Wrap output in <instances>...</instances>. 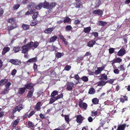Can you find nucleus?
<instances>
[{
    "label": "nucleus",
    "instance_id": "obj_1",
    "mask_svg": "<svg viewBox=\"0 0 130 130\" xmlns=\"http://www.w3.org/2000/svg\"><path fill=\"white\" fill-rule=\"evenodd\" d=\"M33 45L32 42H31L23 46L21 48L22 53H27L29 49L32 47Z\"/></svg>",
    "mask_w": 130,
    "mask_h": 130
},
{
    "label": "nucleus",
    "instance_id": "obj_6",
    "mask_svg": "<svg viewBox=\"0 0 130 130\" xmlns=\"http://www.w3.org/2000/svg\"><path fill=\"white\" fill-rule=\"evenodd\" d=\"M78 104L80 107L84 109H86L87 107V104L84 102H79Z\"/></svg>",
    "mask_w": 130,
    "mask_h": 130
},
{
    "label": "nucleus",
    "instance_id": "obj_59",
    "mask_svg": "<svg viewBox=\"0 0 130 130\" xmlns=\"http://www.w3.org/2000/svg\"><path fill=\"white\" fill-rule=\"evenodd\" d=\"M88 74L90 75H93L95 74L94 72H93L90 70H88Z\"/></svg>",
    "mask_w": 130,
    "mask_h": 130
},
{
    "label": "nucleus",
    "instance_id": "obj_19",
    "mask_svg": "<svg viewBox=\"0 0 130 130\" xmlns=\"http://www.w3.org/2000/svg\"><path fill=\"white\" fill-rule=\"evenodd\" d=\"M101 0H95L94 5L95 7H99L101 4Z\"/></svg>",
    "mask_w": 130,
    "mask_h": 130
},
{
    "label": "nucleus",
    "instance_id": "obj_40",
    "mask_svg": "<svg viewBox=\"0 0 130 130\" xmlns=\"http://www.w3.org/2000/svg\"><path fill=\"white\" fill-rule=\"evenodd\" d=\"M58 94V92L56 90L53 91L52 93L51 96V97H54V96Z\"/></svg>",
    "mask_w": 130,
    "mask_h": 130
},
{
    "label": "nucleus",
    "instance_id": "obj_62",
    "mask_svg": "<svg viewBox=\"0 0 130 130\" xmlns=\"http://www.w3.org/2000/svg\"><path fill=\"white\" fill-rule=\"evenodd\" d=\"M74 78L77 80H79L80 79L79 76L77 74H76L75 75Z\"/></svg>",
    "mask_w": 130,
    "mask_h": 130
},
{
    "label": "nucleus",
    "instance_id": "obj_61",
    "mask_svg": "<svg viewBox=\"0 0 130 130\" xmlns=\"http://www.w3.org/2000/svg\"><path fill=\"white\" fill-rule=\"evenodd\" d=\"M47 9V11L48 13H50L52 11V8L50 7H49Z\"/></svg>",
    "mask_w": 130,
    "mask_h": 130
},
{
    "label": "nucleus",
    "instance_id": "obj_28",
    "mask_svg": "<svg viewBox=\"0 0 130 130\" xmlns=\"http://www.w3.org/2000/svg\"><path fill=\"white\" fill-rule=\"evenodd\" d=\"M41 103L40 102H38L37 104L35 107V109L37 110H38L40 109V105Z\"/></svg>",
    "mask_w": 130,
    "mask_h": 130
},
{
    "label": "nucleus",
    "instance_id": "obj_30",
    "mask_svg": "<svg viewBox=\"0 0 130 130\" xmlns=\"http://www.w3.org/2000/svg\"><path fill=\"white\" fill-rule=\"evenodd\" d=\"M26 88L25 87L21 88L19 89V93L20 94H22L24 93L25 91Z\"/></svg>",
    "mask_w": 130,
    "mask_h": 130
},
{
    "label": "nucleus",
    "instance_id": "obj_22",
    "mask_svg": "<svg viewBox=\"0 0 130 130\" xmlns=\"http://www.w3.org/2000/svg\"><path fill=\"white\" fill-rule=\"evenodd\" d=\"M35 11L34 10L32 9H29L25 13V14L26 15H28L30 14H31L33 13Z\"/></svg>",
    "mask_w": 130,
    "mask_h": 130
},
{
    "label": "nucleus",
    "instance_id": "obj_31",
    "mask_svg": "<svg viewBox=\"0 0 130 130\" xmlns=\"http://www.w3.org/2000/svg\"><path fill=\"white\" fill-rule=\"evenodd\" d=\"M91 29L90 27H88L84 28V31L85 33H89Z\"/></svg>",
    "mask_w": 130,
    "mask_h": 130
},
{
    "label": "nucleus",
    "instance_id": "obj_20",
    "mask_svg": "<svg viewBox=\"0 0 130 130\" xmlns=\"http://www.w3.org/2000/svg\"><path fill=\"white\" fill-rule=\"evenodd\" d=\"M8 81V80L7 79H5L1 80L0 81V86L5 85Z\"/></svg>",
    "mask_w": 130,
    "mask_h": 130
},
{
    "label": "nucleus",
    "instance_id": "obj_27",
    "mask_svg": "<svg viewBox=\"0 0 130 130\" xmlns=\"http://www.w3.org/2000/svg\"><path fill=\"white\" fill-rule=\"evenodd\" d=\"M43 4L41 3L39 4V5L35 6V8L37 10H40L41 9L42 7V5Z\"/></svg>",
    "mask_w": 130,
    "mask_h": 130
},
{
    "label": "nucleus",
    "instance_id": "obj_17",
    "mask_svg": "<svg viewBox=\"0 0 130 130\" xmlns=\"http://www.w3.org/2000/svg\"><path fill=\"white\" fill-rule=\"evenodd\" d=\"M54 29V28L53 27L51 28H49L45 30L44 32L46 34L50 33Z\"/></svg>",
    "mask_w": 130,
    "mask_h": 130
},
{
    "label": "nucleus",
    "instance_id": "obj_56",
    "mask_svg": "<svg viewBox=\"0 0 130 130\" xmlns=\"http://www.w3.org/2000/svg\"><path fill=\"white\" fill-rule=\"evenodd\" d=\"M109 53L111 54L113 53L114 50L113 48H111L109 49Z\"/></svg>",
    "mask_w": 130,
    "mask_h": 130
},
{
    "label": "nucleus",
    "instance_id": "obj_21",
    "mask_svg": "<svg viewBox=\"0 0 130 130\" xmlns=\"http://www.w3.org/2000/svg\"><path fill=\"white\" fill-rule=\"evenodd\" d=\"M42 3L43 4L42 7L44 8H47L49 7V3L46 1H45L44 3Z\"/></svg>",
    "mask_w": 130,
    "mask_h": 130
},
{
    "label": "nucleus",
    "instance_id": "obj_37",
    "mask_svg": "<svg viewBox=\"0 0 130 130\" xmlns=\"http://www.w3.org/2000/svg\"><path fill=\"white\" fill-rule=\"evenodd\" d=\"M38 14V12H35L32 16L33 19L35 20L37 17V16Z\"/></svg>",
    "mask_w": 130,
    "mask_h": 130
},
{
    "label": "nucleus",
    "instance_id": "obj_41",
    "mask_svg": "<svg viewBox=\"0 0 130 130\" xmlns=\"http://www.w3.org/2000/svg\"><path fill=\"white\" fill-rule=\"evenodd\" d=\"M106 23V22H105L100 21L99 22V25L102 26H104Z\"/></svg>",
    "mask_w": 130,
    "mask_h": 130
},
{
    "label": "nucleus",
    "instance_id": "obj_16",
    "mask_svg": "<svg viewBox=\"0 0 130 130\" xmlns=\"http://www.w3.org/2000/svg\"><path fill=\"white\" fill-rule=\"evenodd\" d=\"M59 37L64 42L65 44L66 45L68 44V42L66 41V39L64 38V37L62 35H60Z\"/></svg>",
    "mask_w": 130,
    "mask_h": 130
},
{
    "label": "nucleus",
    "instance_id": "obj_44",
    "mask_svg": "<svg viewBox=\"0 0 130 130\" xmlns=\"http://www.w3.org/2000/svg\"><path fill=\"white\" fill-rule=\"evenodd\" d=\"M17 27V25H16L15 24L12 26L9 27L8 28V29L9 30H11L13 29H14V28Z\"/></svg>",
    "mask_w": 130,
    "mask_h": 130
},
{
    "label": "nucleus",
    "instance_id": "obj_18",
    "mask_svg": "<svg viewBox=\"0 0 130 130\" xmlns=\"http://www.w3.org/2000/svg\"><path fill=\"white\" fill-rule=\"evenodd\" d=\"M34 91V89L32 88L31 90H30L28 92L27 96L29 98L31 97Z\"/></svg>",
    "mask_w": 130,
    "mask_h": 130
},
{
    "label": "nucleus",
    "instance_id": "obj_42",
    "mask_svg": "<svg viewBox=\"0 0 130 130\" xmlns=\"http://www.w3.org/2000/svg\"><path fill=\"white\" fill-rule=\"evenodd\" d=\"M32 43L33 44L32 46H33L35 48H36L39 45V43L37 41H35L34 43L32 42Z\"/></svg>",
    "mask_w": 130,
    "mask_h": 130
},
{
    "label": "nucleus",
    "instance_id": "obj_53",
    "mask_svg": "<svg viewBox=\"0 0 130 130\" xmlns=\"http://www.w3.org/2000/svg\"><path fill=\"white\" fill-rule=\"evenodd\" d=\"M56 5V4L55 3H51L49 7L52 8L54 7Z\"/></svg>",
    "mask_w": 130,
    "mask_h": 130
},
{
    "label": "nucleus",
    "instance_id": "obj_11",
    "mask_svg": "<svg viewBox=\"0 0 130 130\" xmlns=\"http://www.w3.org/2000/svg\"><path fill=\"white\" fill-rule=\"evenodd\" d=\"M126 126L125 124L119 125H118L117 130H124Z\"/></svg>",
    "mask_w": 130,
    "mask_h": 130
},
{
    "label": "nucleus",
    "instance_id": "obj_26",
    "mask_svg": "<svg viewBox=\"0 0 130 130\" xmlns=\"http://www.w3.org/2000/svg\"><path fill=\"white\" fill-rule=\"evenodd\" d=\"M118 68L121 71H123L125 70V67L124 66L123 64L119 66Z\"/></svg>",
    "mask_w": 130,
    "mask_h": 130
},
{
    "label": "nucleus",
    "instance_id": "obj_13",
    "mask_svg": "<svg viewBox=\"0 0 130 130\" xmlns=\"http://www.w3.org/2000/svg\"><path fill=\"white\" fill-rule=\"evenodd\" d=\"M37 60V58L36 57H34L33 58H31L29 59L27 61L25 62V64L28 62H36Z\"/></svg>",
    "mask_w": 130,
    "mask_h": 130
},
{
    "label": "nucleus",
    "instance_id": "obj_45",
    "mask_svg": "<svg viewBox=\"0 0 130 130\" xmlns=\"http://www.w3.org/2000/svg\"><path fill=\"white\" fill-rule=\"evenodd\" d=\"M65 119L66 122L68 123L70 120L69 116L68 115H66L65 116Z\"/></svg>",
    "mask_w": 130,
    "mask_h": 130
},
{
    "label": "nucleus",
    "instance_id": "obj_64",
    "mask_svg": "<svg viewBox=\"0 0 130 130\" xmlns=\"http://www.w3.org/2000/svg\"><path fill=\"white\" fill-rule=\"evenodd\" d=\"M92 116H95L97 115V112L96 111H95L94 112L92 111Z\"/></svg>",
    "mask_w": 130,
    "mask_h": 130
},
{
    "label": "nucleus",
    "instance_id": "obj_10",
    "mask_svg": "<svg viewBox=\"0 0 130 130\" xmlns=\"http://www.w3.org/2000/svg\"><path fill=\"white\" fill-rule=\"evenodd\" d=\"M125 50L124 48L121 49L118 52V55L119 56L123 55L125 53Z\"/></svg>",
    "mask_w": 130,
    "mask_h": 130
},
{
    "label": "nucleus",
    "instance_id": "obj_14",
    "mask_svg": "<svg viewBox=\"0 0 130 130\" xmlns=\"http://www.w3.org/2000/svg\"><path fill=\"white\" fill-rule=\"evenodd\" d=\"M95 41L94 40H91L88 42V46L89 47H92L95 44Z\"/></svg>",
    "mask_w": 130,
    "mask_h": 130
},
{
    "label": "nucleus",
    "instance_id": "obj_49",
    "mask_svg": "<svg viewBox=\"0 0 130 130\" xmlns=\"http://www.w3.org/2000/svg\"><path fill=\"white\" fill-rule=\"evenodd\" d=\"M70 19L69 17H67L64 20V23H68L70 21Z\"/></svg>",
    "mask_w": 130,
    "mask_h": 130
},
{
    "label": "nucleus",
    "instance_id": "obj_5",
    "mask_svg": "<svg viewBox=\"0 0 130 130\" xmlns=\"http://www.w3.org/2000/svg\"><path fill=\"white\" fill-rule=\"evenodd\" d=\"M93 13L95 14L101 16L103 14V11L100 9L96 10L93 11Z\"/></svg>",
    "mask_w": 130,
    "mask_h": 130
},
{
    "label": "nucleus",
    "instance_id": "obj_63",
    "mask_svg": "<svg viewBox=\"0 0 130 130\" xmlns=\"http://www.w3.org/2000/svg\"><path fill=\"white\" fill-rule=\"evenodd\" d=\"M17 72V71L15 69L13 70L11 73V75H15Z\"/></svg>",
    "mask_w": 130,
    "mask_h": 130
},
{
    "label": "nucleus",
    "instance_id": "obj_58",
    "mask_svg": "<svg viewBox=\"0 0 130 130\" xmlns=\"http://www.w3.org/2000/svg\"><path fill=\"white\" fill-rule=\"evenodd\" d=\"M11 84L10 82H8L5 85V87L6 88L9 89V88L11 85Z\"/></svg>",
    "mask_w": 130,
    "mask_h": 130
},
{
    "label": "nucleus",
    "instance_id": "obj_15",
    "mask_svg": "<svg viewBox=\"0 0 130 130\" xmlns=\"http://www.w3.org/2000/svg\"><path fill=\"white\" fill-rule=\"evenodd\" d=\"M10 49V48L8 47H5L3 49L2 52V54L4 55L7 52H8Z\"/></svg>",
    "mask_w": 130,
    "mask_h": 130
},
{
    "label": "nucleus",
    "instance_id": "obj_33",
    "mask_svg": "<svg viewBox=\"0 0 130 130\" xmlns=\"http://www.w3.org/2000/svg\"><path fill=\"white\" fill-rule=\"evenodd\" d=\"M92 101L93 104H96L98 103L99 100L98 99L96 98H94L92 100Z\"/></svg>",
    "mask_w": 130,
    "mask_h": 130
},
{
    "label": "nucleus",
    "instance_id": "obj_32",
    "mask_svg": "<svg viewBox=\"0 0 130 130\" xmlns=\"http://www.w3.org/2000/svg\"><path fill=\"white\" fill-rule=\"evenodd\" d=\"M35 4L34 3H30L29 4L28 8H30L31 9L35 8Z\"/></svg>",
    "mask_w": 130,
    "mask_h": 130
},
{
    "label": "nucleus",
    "instance_id": "obj_8",
    "mask_svg": "<svg viewBox=\"0 0 130 130\" xmlns=\"http://www.w3.org/2000/svg\"><path fill=\"white\" fill-rule=\"evenodd\" d=\"M73 86L74 84L73 82L68 83L67 85V89L69 91H71Z\"/></svg>",
    "mask_w": 130,
    "mask_h": 130
},
{
    "label": "nucleus",
    "instance_id": "obj_35",
    "mask_svg": "<svg viewBox=\"0 0 130 130\" xmlns=\"http://www.w3.org/2000/svg\"><path fill=\"white\" fill-rule=\"evenodd\" d=\"M57 39V37L56 36H54L50 38V42H54Z\"/></svg>",
    "mask_w": 130,
    "mask_h": 130
},
{
    "label": "nucleus",
    "instance_id": "obj_51",
    "mask_svg": "<svg viewBox=\"0 0 130 130\" xmlns=\"http://www.w3.org/2000/svg\"><path fill=\"white\" fill-rule=\"evenodd\" d=\"M56 56L57 58L61 57L62 56L61 53L60 52L57 53L56 54Z\"/></svg>",
    "mask_w": 130,
    "mask_h": 130
},
{
    "label": "nucleus",
    "instance_id": "obj_43",
    "mask_svg": "<svg viewBox=\"0 0 130 130\" xmlns=\"http://www.w3.org/2000/svg\"><path fill=\"white\" fill-rule=\"evenodd\" d=\"M82 80L84 82H86L88 81V79L86 76H83L82 78Z\"/></svg>",
    "mask_w": 130,
    "mask_h": 130
},
{
    "label": "nucleus",
    "instance_id": "obj_23",
    "mask_svg": "<svg viewBox=\"0 0 130 130\" xmlns=\"http://www.w3.org/2000/svg\"><path fill=\"white\" fill-rule=\"evenodd\" d=\"M50 100V101L49 102V103L50 104H52L53 102H54L55 101L58 100V98H57V97L56 96L55 97H52Z\"/></svg>",
    "mask_w": 130,
    "mask_h": 130
},
{
    "label": "nucleus",
    "instance_id": "obj_3",
    "mask_svg": "<svg viewBox=\"0 0 130 130\" xmlns=\"http://www.w3.org/2000/svg\"><path fill=\"white\" fill-rule=\"evenodd\" d=\"M9 62L12 64L15 65H19L21 63L20 60L17 59H11L9 60Z\"/></svg>",
    "mask_w": 130,
    "mask_h": 130
},
{
    "label": "nucleus",
    "instance_id": "obj_36",
    "mask_svg": "<svg viewBox=\"0 0 130 130\" xmlns=\"http://www.w3.org/2000/svg\"><path fill=\"white\" fill-rule=\"evenodd\" d=\"M28 125L29 126L28 127H33L34 126V123L30 121H28Z\"/></svg>",
    "mask_w": 130,
    "mask_h": 130
},
{
    "label": "nucleus",
    "instance_id": "obj_50",
    "mask_svg": "<svg viewBox=\"0 0 130 130\" xmlns=\"http://www.w3.org/2000/svg\"><path fill=\"white\" fill-rule=\"evenodd\" d=\"M37 24V22L34 21H32L30 23V25L31 26H34Z\"/></svg>",
    "mask_w": 130,
    "mask_h": 130
},
{
    "label": "nucleus",
    "instance_id": "obj_25",
    "mask_svg": "<svg viewBox=\"0 0 130 130\" xmlns=\"http://www.w3.org/2000/svg\"><path fill=\"white\" fill-rule=\"evenodd\" d=\"M106 83V82H105L103 80H102L98 82V85L100 86H103Z\"/></svg>",
    "mask_w": 130,
    "mask_h": 130
},
{
    "label": "nucleus",
    "instance_id": "obj_60",
    "mask_svg": "<svg viewBox=\"0 0 130 130\" xmlns=\"http://www.w3.org/2000/svg\"><path fill=\"white\" fill-rule=\"evenodd\" d=\"M35 113V112L34 111H31L29 114V115L28 116V117L30 118V117L32 116Z\"/></svg>",
    "mask_w": 130,
    "mask_h": 130
},
{
    "label": "nucleus",
    "instance_id": "obj_4",
    "mask_svg": "<svg viewBox=\"0 0 130 130\" xmlns=\"http://www.w3.org/2000/svg\"><path fill=\"white\" fill-rule=\"evenodd\" d=\"M84 118L81 115L77 116L76 117V121L79 124L82 123V121Z\"/></svg>",
    "mask_w": 130,
    "mask_h": 130
},
{
    "label": "nucleus",
    "instance_id": "obj_46",
    "mask_svg": "<svg viewBox=\"0 0 130 130\" xmlns=\"http://www.w3.org/2000/svg\"><path fill=\"white\" fill-rule=\"evenodd\" d=\"M20 5L18 4H15L13 7L14 10H16L18 9Z\"/></svg>",
    "mask_w": 130,
    "mask_h": 130
},
{
    "label": "nucleus",
    "instance_id": "obj_39",
    "mask_svg": "<svg viewBox=\"0 0 130 130\" xmlns=\"http://www.w3.org/2000/svg\"><path fill=\"white\" fill-rule=\"evenodd\" d=\"M72 29V27L70 25H67L66 27V31H69Z\"/></svg>",
    "mask_w": 130,
    "mask_h": 130
},
{
    "label": "nucleus",
    "instance_id": "obj_29",
    "mask_svg": "<svg viewBox=\"0 0 130 130\" xmlns=\"http://www.w3.org/2000/svg\"><path fill=\"white\" fill-rule=\"evenodd\" d=\"M20 120L19 119H17L13 123L12 125L13 127H15L18 123Z\"/></svg>",
    "mask_w": 130,
    "mask_h": 130
},
{
    "label": "nucleus",
    "instance_id": "obj_55",
    "mask_svg": "<svg viewBox=\"0 0 130 130\" xmlns=\"http://www.w3.org/2000/svg\"><path fill=\"white\" fill-rule=\"evenodd\" d=\"M114 81V79H110L106 82V83H109L112 84Z\"/></svg>",
    "mask_w": 130,
    "mask_h": 130
},
{
    "label": "nucleus",
    "instance_id": "obj_9",
    "mask_svg": "<svg viewBox=\"0 0 130 130\" xmlns=\"http://www.w3.org/2000/svg\"><path fill=\"white\" fill-rule=\"evenodd\" d=\"M122 61V59L120 57H117L115 58L112 60L111 61V62H112V64L115 63H119L121 62Z\"/></svg>",
    "mask_w": 130,
    "mask_h": 130
},
{
    "label": "nucleus",
    "instance_id": "obj_52",
    "mask_svg": "<svg viewBox=\"0 0 130 130\" xmlns=\"http://www.w3.org/2000/svg\"><path fill=\"white\" fill-rule=\"evenodd\" d=\"M20 49V48L19 47H15L13 48V50L15 52H18Z\"/></svg>",
    "mask_w": 130,
    "mask_h": 130
},
{
    "label": "nucleus",
    "instance_id": "obj_38",
    "mask_svg": "<svg viewBox=\"0 0 130 130\" xmlns=\"http://www.w3.org/2000/svg\"><path fill=\"white\" fill-rule=\"evenodd\" d=\"M95 90L93 88H90L89 91V93L90 94H93L94 93Z\"/></svg>",
    "mask_w": 130,
    "mask_h": 130
},
{
    "label": "nucleus",
    "instance_id": "obj_57",
    "mask_svg": "<svg viewBox=\"0 0 130 130\" xmlns=\"http://www.w3.org/2000/svg\"><path fill=\"white\" fill-rule=\"evenodd\" d=\"M120 71L118 69H115L113 71L114 73L116 74H118L119 73Z\"/></svg>",
    "mask_w": 130,
    "mask_h": 130
},
{
    "label": "nucleus",
    "instance_id": "obj_2",
    "mask_svg": "<svg viewBox=\"0 0 130 130\" xmlns=\"http://www.w3.org/2000/svg\"><path fill=\"white\" fill-rule=\"evenodd\" d=\"M105 65H104L101 67H97V70H96L94 72L95 74L96 75H97L100 73L105 69Z\"/></svg>",
    "mask_w": 130,
    "mask_h": 130
},
{
    "label": "nucleus",
    "instance_id": "obj_24",
    "mask_svg": "<svg viewBox=\"0 0 130 130\" xmlns=\"http://www.w3.org/2000/svg\"><path fill=\"white\" fill-rule=\"evenodd\" d=\"M100 79H102L106 80L107 79V76L105 74H103L101 75V78Z\"/></svg>",
    "mask_w": 130,
    "mask_h": 130
},
{
    "label": "nucleus",
    "instance_id": "obj_12",
    "mask_svg": "<svg viewBox=\"0 0 130 130\" xmlns=\"http://www.w3.org/2000/svg\"><path fill=\"white\" fill-rule=\"evenodd\" d=\"M34 86V85L33 84L31 83H30L26 85L25 87V88L26 89H30V90H31V89L32 88H33Z\"/></svg>",
    "mask_w": 130,
    "mask_h": 130
},
{
    "label": "nucleus",
    "instance_id": "obj_34",
    "mask_svg": "<svg viewBox=\"0 0 130 130\" xmlns=\"http://www.w3.org/2000/svg\"><path fill=\"white\" fill-rule=\"evenodd\" d=\"M22 27L24 29L26 30L29 29V26L28 25L24 24L23 25Z\"/></svg>",
    "mask_w": 130,
    "mask_h": 130
},
{
    "label": "nucleus",
    "instance_id": "obj_54",
    "mask_svg": "<svg viewBox=\"0 0 130 130\" xmlns=\"http://www.w3.org/2000/svg\"><path fill=\"white\" fill-rule=\"evenodd\" d=\"M14 19L13 18L9 19L8 21V22L10 23H13L14 21Z\"/></svg>",
    "mask_w": 130,
    "mask_h": 130
},
{
    "label": "nucleus",
    "instance_id": "obj_7",
    "mask_svg": "<svg viewBox=\"0 0 130 130\" xmlns=\"http://www.w3.org/2000/svg\"><path fill=\"white\" fill-rule=\"evenodd\" d=\"M23 109V107L22 106L19 105L16 106L13 109L12 113H15L17 111H20V110Z\"/></svg>",
    "mask_w": 130,
    "mask_h": 130
},
{
    "label": "nucleus",
    "instance_id": "obj_47",
    "mask_svg": "<svg viewBox=\"0 0 130 130\" xmlns=\"http://www.w3.org/2000/svg\"><path fill=\"white\" fill-rule=\"evenodd\" d=\"M71 67L69 65L66 66L64 69V70L67 71H69L71 69Z\"/></svg>",
    "mask_w": 130,
    "mask_h": 130
},
{
    "label": "nucleus",
    "instance_id": "obj_48",
    "mask_svg": "<svg viewBox=\"0 0 130 130\" xmlns=\"http://www.w3.org/2000/svg\"><path fill=\"white\" fill-rule=\"evenodd\" d=\"M9 90V89H8V88H6L5 89H4L2 94H6L7 93Z\"/></svg>",
    "mask_w": 130,
    "mask_h": 130
}]
</instances>
